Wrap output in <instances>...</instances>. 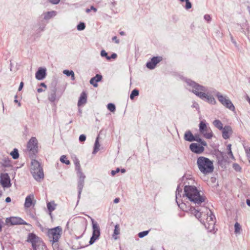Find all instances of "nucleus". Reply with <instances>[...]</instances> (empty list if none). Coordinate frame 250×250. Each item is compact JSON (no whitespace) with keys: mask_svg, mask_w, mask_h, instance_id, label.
Returning <instances> with one entry per match:
<instances>
[{"mask_svg":"<svg viewBox=\"0 0 250 250\" xmlns=\"http://www.w3.org/2000/svg\"><path fill=\"white\" fill-rule=\"evenodd\" d=\"M197 208L190 207L189 210L191 213L194 214L209 231L212 232L214 229L216 223L215 215L207 208L201 207L199 208L197 206Z\"/></svg>","mask_w":250,"mask_h":250,"instance_id":"nucleus-1","label":"nucleus"},{"mask_svg":"<svg viewBox=\"0 0 250 250\" xmlns=\"http://www.w3.org/2000/svg\"><path fill=\"white\" fill-rule=\"evenodd\" d=\"M187 83L192 88L190 90L202 100H205L211 104H216V101L214 97L209 95L208 92L206 93L207 92V88L206 87L190 80L187 81Z\"/></svg>","mask_w":250,"mask_h":250,"instance_id":"nucleus-2","label":"nucleus"},{"mask_svg":"<svg viewBox=\"0 0 250 250\" xmlns=\"http://www.w3.org/2000/svg\"><path fill=\"white\" fill-rule=\"evenodd\" d=\"M184 195L196 206L200 205L202 203L205 201V197L201 195L200 193V191L194 186H185L184 188Z\"/></svg>","mask_w":250,"mask_h":250,"instance_id":"nucleus-3","label":"nucleus"},{"mask_svg":"<svg viewBox=\"0 0 250 250\" xmlns=\"http://www.w3.org/2000/svg\"><path fill=\"white\" fill-rule=\"evenodd\" d=\"M197 164L199 170L204 174L210 173L214 170L212 162L208 158L199 157L197 159Z\"/></svg>","mask_w":250,"mask_h":250,"instance_id":"nucleus-4","label":"nucleus"},{"mask_svg":"<svg viewBox=\"0 0 250 250\" xmlns=\"http://www.w3.org/2000/svg\"><path fill=\"white\" fill-rule=\"evenodd\" d=\"M30 170L32 176L36 181H40L43 178V169L38 161L32 160Z\"/></svg>","mask_w":250,"mask_h":250,"instance_id":"nucleus-5","label":"nucleus"},{"mask_svg":"<svg viewBox=\"0 0 250 250\" xmlns=\"http://www.w3.org/2000/svg\"><path fill=\"white\" fill-rule=\"evenodd\" d=\"M62 232V228L60 227H57L53 229H48L47 230V236L51 242H52V245L57 244L61 237Z\"/></svg>","mask_w":250,"mask_h":250,"instance_id":"nucleus-6","label":"nucleus"},{"mask_svg":"<svg viewBox=\"0 0 250 250\" xmlns=\"http://www.w3.org/2000/svg\"><path fill=\"white\" fill-rule=\"evenodd\" d=\"M215 93L216 96L217 97L218 101L226 108L229 109L231 111L235 110V107L231 101L226 96H223L220 92L213 90L212 91Z\"/></svg>","mask_w":250,"mask_h":250,"instance_id":"nucleus-7","label":"nucleus"},{"mask_svg":"<svg viewBox=\"0 0 250 250\" xmlns=\"http://www.w3.org/2000/svg\"><path fill=\"white\" fill-rule=\"evenodd\" d=\"M199 131L204 137L207 139H210L213 136L211 130L207 126L204 121L200 122L199 124Z\"/></svg>","mask_w":250,"mask_h":250,"instance_id":"nucleus-8","label":"nucleus"},{"mask_svg":"<svg viewBox=\"0 0 250 250\" xmlns=\"http://www.w3.org/2000/svg\"><path fill=\"white\" fill-rule=\"evenodd\" d=\"M92 222L93 231L92 236L89 242L90 245L93 244L99 238L100 235V229L98 224L97 222H94L93 219H92Z\"/></svg>","mask_w":250,"mask_h":250,"instance_id":"nucleus-9","label":"nucleus"},{"mask_svg":"<svg viewBox=\"0 0 250 250\" xmlns=\"http://www.w3.org/2000/svg\"><path fill=\"white\" fill-rule=\"evenodd\" d=\"M38 141L35 137H32L27 144V149L32 153L35 154L37 152Z\"/></svg>","mask_w":250,"mask_h":250,"instance_id":"nucleus-10","label":"nucleus"},{"mask_svg":"<svg viewBox=\"0 0 250 250\" xmlns=\"http://www.w3.org/2000/svg\"><path fill=\"white\" fill-rule=\"evenodd\" d=\"M79 177V180L78 182V199L81 198V195L82 192L83 187L84 186L85 175L83 173L78 174Z\"/></svg>","mask_w":250,"mask_h":250,"instance_id":"nucleus-11","label":"nucleus"},{"mask_svg":"<svg viewBox=\"0 0 250 250\" xmlns=\"http://www.w3.org/2000/svg\"><path fill=\"white\" fill-rule=\"evenodd\" d=\"M163 58L162 57H153L150 62H147L146 64V67L150 69H153L156 64L160 62L162 60Z\"/></svg>","mask_w":250,"mask_h":250,"instance_id":"nucleus-12","label":"nucleus"},{"mask_svg":"<svg viewBox=\"0 0 250 250\" xmlns=\"http://www.w3.org/2000/svg\"><path fill=\"white\" fill-rule=\"evenodd\" d=\"M6 222L7 223H10L12 225L26 224L21 218L18 217H11L7 218Z\"/></svg>","mask_w":250,"mask_h":250,"instance_id":"nucleus-13","label":"nucleus"},{"mask_svg":"<svg viewBox=\"0 0 250 250\" xmlns=\"http://www.w3.org/2000/svg\"><path fill=\"white\" fill-rule=\"evenodd\" d=\"M28 241L31 243L33 250H36L37 243L40 241V238L34 233H30L28 235Z\"/></svg>","mask_w":250,"mask_h":250,"instance_id":"nucleus-14","label":"nucleus"},{"mask_svg":"<svg viewBox=\"0 0 250 250\" xmlns=\"http://www.w3.org/2000/svg\"><path fill=\"white\" fill-rule=\"evenodd\" d=\"M191 151L196 154H201L204 151L203 146L197 143H192L189 146Z\"/></svg>","mask_w":250,"mask_h":250,"instance_id":"nucleus-15","label":"nucleus"},{"mask_svg":"<svg viewBox=\"0 0 250 250\" xmlns=\"http://www.w3.org/2000/svg\"><path fill=\"white\" fill-rule=\"evenodd\" d=\"M0 183L4 188H8L10 186V178L7 173H1L0 175Z\"/></svg>","mask_w":250,"mask_h":250,"instance_id":"nucleus-16","label":"nucleus"},{"mask_svg":"<svg viewBox=\"0 0 250 250\" xmlns=\"http://www.w3.org/2000/svg\"><path fill=\"white\" fill-rule=\"evenodd\" d=\"M222 130V137L224 139H228L232 134V129L230 126L225 125Z\"/></svg>","mask_w":250,"mask_h":250,"instance_id":"nucleus-17","label":"nucleus"},{"mask_svg":"<svg viewBox=\"0 0 250 250\" xmlns=\"http://www.w3.org/2000/svg\"><path fill=\"white\" fill-rule=\"evenodd\" d=\"M46 76V69L40 68L36 73V78L38 80H43Z\"/></svg>","mask_w":250,"mask_h":250,"instance_id":"nucleus-18","label":"nucleus"},{"mask_svg":"<svg viewBox=\"0 0 250 250\" xmlns=\"http://www.w3.org/2000/svg\"><path fill=\"white\" fill-rule=\"evenodd\" d=\"M102 79V76L100 74H96V75L92 78L90 80V83L95 87L98 86L97 83L101 81Z\"/></svg>","mask_w":250,"mask_h":250,"instance_id":"nucleus-19","label":"nucleus"},{"mask_svg":"<svg viewBox=\"0 0 250 250\" xmlns=\"http://www.w3.org/2000/svg\"><path fill=\"white\" fill-rule=\"evenodd\" d=\"M57 12L55 11H48L47 12L43 13L42 14L43 18L45 20H49L51 18L54 17L57 15Z\"/></svg>","mask_w":250,"mask_h":250,"instance_id":"nucleus-20","label":"nucleus"},{"mask_svg":"<svg viewBox=\"0 0 250 250\" xmlns=\"http://www.w3.org/2000/svg\"><path fill=\"white\" fill-rule=\"evenodd\" d=\"M33 199H34L33 195L30 194V195L27 196L25 198L24 207L26 208H30L33 204Z\"/></svg>","mask_w":250,"mask_h":250,"instance_id":"nucleus-21","label":"nucleus"},{"mask_svg":"<svg viewBox=\"0 0 250 250\" xmlns=\"http://www.w3.org/2000/svg\"><path fill=\"white\" fill-rule=\"evenodd\" d=\"M184 139L188 142L194 141L195 136L192 134L191 132L189 130L187 131L184 135Z\"/></svg>","mask_w":250,"mask_h":250,"instance_id":"nucleus-22","label":"nucleus"},{"mask_svg":"<svg viewBox=\"0 0 250 250\" xmlns=\"http://www.w3.org/2000/svg\"><path fill=\"white\" fill-rule=\"evenodd\" d=\"M56 88H54L51 91V93L49 94L48 99L51 102H54L56 99Z\"/></svg>","mask_w":250,"mask_h":250,"instance_id":"nucleus-23","label":"nucleus"},{"mask_svg":"<svg viewBox=\"0 0 250 250\" xmlns=\"http://www.w3.org/2000/svg\"><path fill=\"white\" fill-rule=\"evenodd\" d=\"M213 125L219 130H222L224 128L223 125L219 120H215L213 122Z\"/></svg>","mask_w":250,"mask_h":250,"instance_id":"nucleus-24","label":"nucleus"},{"mask_svg":"<svg viewBox=\"0 0 250 250\" xmlns=\"http://www.w3.org/2000/svg\"><path fill=\"white\" fill-rule=\"evenodd\" d=\"M2 166L4 167H9L11 165L10 160L8 158H4L0 162Z\"/></svg>","mask_w":250,"mask_h":250,"instance_id":"nucleus-25","label":"nucleus"},{"mask_svg":"<svg viewBox=\"0 0 250 250\" xmlns=\"http://www.w3.org/2000/svg\"><path fill=\"white\" fill-rule=\"evenodd\" d=\"M100 145L99 143V137H97L94 144V150L93 151V154H96L99 150Z\"/></svg>","mask_w":250,"mask_h":250,"instance_id":"nucleus-26","label":"nucleus"},{"mask_svg":"<svg viewBox=\"0 0 250 250\" xmlns=\"http://www.w3.org/2000/svg\"><path fill=\"white\" fill-rule=\"evenodd\" d=\"M56 205L54 202H48L47 204V207L48 210L51 212L56 208Z\"/></svg>","mask_w":250,"mask_h":250,"instance_id":"nucleus-27","label":"nucleus"},{"mask_svg":"<svg viewBox=\"0 0 250 250\" xmlns=\"http://www.w3.org/2000/svg\"><path fill=\"white\" fill-rule=\"evenodd\" d=\"M120 229L119 225L118 224L116 225L115 226V229L114 230V232H113V237L115 239H117V237H115V236L120 234Z\"/></svg>","mask_w":250,"mask_h":250,"instance_id":"nucleus-28","label":"nucleus"},{"mask_svg":"<svg viewBox=\"0 0 250 250\" xmlns=\"http://www.w3.org/2000/svg\"><path fill=\"white\" fill-rule=\"evenodd\" d=\"M194 141H196V142L200 143V144L203 146H207V143L204 140H203L202 139H201L199 137V135H195Z\"/></svg>","mask_w":250,"mask_h":250,"instance_id":"nucleus-29","label":"nucleus"},{"mask_svg":"<svg viewBox=\"0 0 250 250\" xmlns=\"http://www.w3.org/2000/svg\"><path fill=\"white\" fill-rule=\"evenodd\" d=\"M75 165L76 167V170H77V174L82 173V171L81 169V166L79 162V161L78 159H76L75 161Z\"/></svg>","mask_w":250,"mask_h":250,"instance_id":"nucleus-30","label":"nucleus"},{"mask_svg":"<svg viewBox=\"0 0 250 250\" xmlns=\"http://www.w3.org/2000/svg\"><path fill=\"white\" fill-rule=\"evenodd\" d=\"M10 155L12 156L14 159H18L19 157V154L18 149L14 148V150L10 153Z\"/></svg>","mask_w":250,"mask_h":250,"instance_id":"nucleus-31","label":"nucleus"},{"mask_svg":"<svg viewBox=\"0 0 250 250\" xmlns=\"http://www.w3.org/2000/svg\"><path fill=\"white\" fill-rule=\"evenodd\" d=\"M182 188H180V185H179L177 188V189H176V200L178 198V196L181 197L180 193L182 192ZM176 202H177V204L178 205V206H180V205L178 204V202L177 200H176Z\"/></svg>","mask_w":250,"mask_h":250,"instance_id":"nucleus-32","label":"nucleus"},{"mask_svg":"<svg viewBox=\"0 0 250 250\" xmlns=\"http://www.w3.org/2000/svg\"><path fill=\"white\" fill-rule=\"evenodd\" d=\"M86 102V97L84 95H81L80 99L78 101V104L79 106L81 105L82 104L85 103Z\"/></svg>","mask_w":250,"mask_h":250,"instance_id":"nucleus-33","label":"nucleus"},{"mask_svg":"<svg viewBox=\"0 0 250 250\" xmlns=\"http://www.w3.org/2000/svg\"><path fill=\"white\" fill-rule=\"evenodd\" d=\"M60 161L63 164H65L66 165H69L70 164V162L66 160V157L65 155H62L60 158Z\"/></svg>","mask_w":250,"mask_h":250,"instance_id":"nucleus-34","label":"nucleus"},{"mask_svg":"<svg viewBox=\"0 0 250 250\" xmlns=\"http://www.w3.org/2000/svg\"><path fill=\"white\" fill-rule=\"evenodd\" d=\"M138 95H139V90L136 89H134V90H133L132 91V92L130 94V98L131 100H133L135 96H137Z\"/></svg>","mask_w":250,"mask_h":250,"instance_id":"nucleus-35","label":"nucleus"},{"mask_svg":"<svg viewBox=\"0 0 250 250\" xmlns=\"http://www.w3.org/2000/svg\"><path fill=\"white\" fill-rule=\"evenodd\" d=\"M85 25L84 22H80L77 26V30L82 31L85 29Z\"/></svg>","mask_w":250,"mask_h":250,"instance_id":"nucleus-36","label":"nucleus"},{"mask_svg":"<svg viewBox=\"0 0 250 250\" xmlns=\"http://www.w3.org/2000/svg\"><path fill=\"white\" fill-rule=\"evenodd\" d=\"M107 109L111 112H114L116 109L115 105L113 104L109 103L107 104Z\"/></svg>","mask_w":250,"mask_h":250,"instance_id":"nucleus-37","label":"nucleus"},{"mask_svg":"<svg viewBox=\"0 0 250 250\" xmlns=\"http://www.w3.org/2000/svg\"><path fill=\"white\" fill-rule=\"evenodd\" d=\"M235 232L236 233H239L241 229V226L240 224L236 222L234 225Z\"/></svg>","mask_w":250,"mask_h":250,"instance_id":"nucleus-38","label":"nucleus"},{"mask_svg":"<svg viewBox=\"0 0 250 250\" xmlns=\"http://www.w3.org/2000/svg\"><path fill=\"white\" fill-rule=\"evenodd\" d=\"M244 149L247 154V156L250 162V147L248 146H244Z\"/></svg>","mask_w":250,"mask_h":250,"instance_id":"nucleus-39","label":"nucleus"},{"mask_svg":"<svg viewBox=\"0 0 250 250\" xmlns=\"http://www.w3.org/2000/svg\"><path fill=\"white\" fill-rule=\"evenodd\" d=\"M149 232V230H146L140 232L138 233V235L140 238H143L147 235Z\"/></svg>","mask_w":250,"mask_h":250,"instance_id":"nucleus-40","label":"nucleus"},{"mask_svg":"<svg viewBox=\"0 0 250 250\" xmlns=\"http://www.w3.org/2000/svg\"><path fill=\"white\" fill-rule=\"evenodd\" d=\"M63 73L67 76H71V75L74 73V72L72 70H68L66 69L63 70Z\"/></svg>","mask_w":250,"mask_h":250,"instance_id":"nucleus-41","label":"nucleus"},{"mask_svg":"<svg viewBox=\"0 0 250 250\" xmlns=\"http://www.w3.org/2000/svg\"><path fill=\"white\" fill-rule=\"evenodd\" d=\"M185 1H186V6H185L186 9H189L191 8L192 7V4H191V2L189 1V0H185Z\"/></svg>","mask_w":250,"mask_h":250,"instance_id":"nucleus-42","label":"nucleus"},{"mask_svg":"<svg viewBox=\"0 0 250 250\" xmlns=\"http://www.w3.org/2000/svg\"><path fill=\"white\" fill-rule=\"evenodd\" d=\"M233 168L236 171H240L241 170V167H240V166L235 163L233 165Z\"/></svg>","mask_w":250,"mask_h":250,"instance_id":"nucleus-43","label":"nucleus"},{"mask_svg":"<svg viewBox=\"0 0 250 250\" xmlns=\"http://www.w3.org/2000/svg\"><path fill=\"white\" fill-rule=\"evenodd\" d=\"M91 10H93V11H94V12H96L97 11V9L95 7H94L93 6H91L90 7V9H89V8L86 9L85 12L86 13H89Z\"/></svg>","mask_w":250,"mask_h":250,"instance_id":"nucleus-44","label":"nucleus"},{"mask_svg":"<svg viewBox=\"0 0 250 250\" xmlns=\"http://www.w3.org/2000/svg\"><path fill=\"white\" fill-rule=\"evenodd\" d=\"M86 140V136L84 134H82L79 137V141L80 142H84Z\"/></svg>","mask_w":250,"mask_h":250,"instance_id":"nucleus-45","label":"nucleus"},{"mask_svg":"<svg viewBox=\"0 0 250 250\" xmlns=\"http://www.w3.org/2000/svg\"><path fill=\"white\" fill-rule=\"evenodd\" d=\"M101 55L102 57H106V59H107V57H109L107 55V53L104 50H103L101 51Z\"/></svg>","mask_w":250,"mask_h":250,"instance_id":"nucleus-46","label":"nucleus"},{"mask_svg":"<svg viewBox=\"0 0 250 250\" xmlns=\"http://www.w3.org/2000/svg\"><path fill=\"white\" fill-rule=\"evenodd\" d=\"M117 55L116 53H113L110 57H107V60H109L111 59H115L117 58Z\"/></svg>","mask_w":250,"mask_h":250,"instance_id":"nucleus-47","label":"nucleus"},{"mask_svg":"<svg viewBox=\"0 0 250 250\" xmlns=\"http://www.w3.org/2000/svg\"><path fill=\"white\" fill-rule=\"evenodd\" d=\"M204 19L209 22L211 21V17L209 15L206 14L204 16Z\"/></svg>","mask_w":250,"mask_h":250,"instance_id":"nucleus-48","label":"nucleus"},{"mask_svg":"<svg viewBox=\"0 0 250 250\" xmlns=\"http://www.w3.org/2000/svg\"><path fill=\"white\" fill-rule=\"evenodd\" d=\"M54 250H62L59 248L58 244H54L52 245Z\"/></svg>","mask_w":250,"mask_h":250,"instance_id":"nucleus-49","label":"nucleus"},{"mask_svg":"<svg viewBox=\"0 0 250 250\" xmlns=\"http://www.w3.org/2000/svg\"><path fill=\"white\" fill-rule=\"evenodd\" d=\"M49 1L53 4H57L60 2V0H49Z\"/></svg>","mask_w":250,"mask_h":250,"instance_id":"nucleus-50","label":"nucleus"},{"mask_svg":"<svg viewBox=\"0 0 250 250\" xmlns=\"http://www.w3.org/2000/svg\"><path fill=\"white\" fill-rule=\"evenodd\" d=\"M120 169L119 168H117L116 170H112L111 171V174L112 175L114 176L117 173L119 172L120 171Z\"/></svg>","mask_w":250,"mask_h":250,"instance_id":"nucleus-51","label":"nucleus"},{"mask_svg":"<svg viewBox=\"0 0 250 250\" xmlns=\"http://www.w3.org/2000/svg\"><path fill=\"white\" fill-rule=\"evenodd\" d=\"M112 40L113 42H115L116 43H119V40L117 39V37L116 36L113 37L112 38Z\"/></svg>","mask_w":250,"mask_h":250,"instance_id":"nucleus-52","label":"nucleus"},{"mask_svg":"<svg viewBox=\"0 0 250 250\" xmlns=\"http://www.w3.org/2000/svg\"><path fill=\"white\" fill-rule=\"evenodd\" d=\"M228 155L232 159H234V157L233 156V155L232 154L231 150H230L229 151H228Z\"/></svg>","mask_w":250,"mask_h":250,"instance_id":"nucleus-53","label":"nucleus"},{"mask_svg":"<svg viewBox=\"0 0 250 250\" xmlns=\"http://www.w3.org/2000/svg\"><path fill=\"white\" fill-rule=\"evenodd\" d=\"M192 107L193 108H196V109L199 108V104L196 103H194Z\"/></svg>","mask_w":250,"mask_h":250,"instance_id":"nucleus-54","label":"nucleus"},{"mask_svg":"<svg viewBox=\"0 0 250 250\" xmlns=\"http://www.w3.org/2000/svg\"><path fill=\"white\" fill-rule=\"evenodd\" d=\"M23 86V83L21 82L20 83V86L19 87V91H21L22 89Z\"/></svg>","mask_w":250,"mask_h":250,"instance_id":"nucleus-55","label":"nucleus"},{"mask_svg":"<svg viewBox=\"0 0 250 250\" xmlns=\"http://www.w3.org/2000/svg\"><path fill=\"white\" fill-rule=\"evenodd\" d=\"M120 202V199L119 198H116L114 200V203L115 204L118 203Z\"/></svg>","mask_w":250,"mask_h":250,"instance_id":"nucleus-56","label":"nucleus"},{"mask_svg":"<svg viewBox=\"0 0 250 250\" xmlns=\"http://www.w3.org/2000/svg\"><path fill=\"white\" fill-rule=\"evenodd\" d=\"M11 201V198L9 197H8L5 199V202L7 203L10 202Z\"/></svg>","mask_w":250,"mask_h":250,"instance_id":"nucleus-57","label":"nucleus"},{"mask_svg":"<svg viewBox=\"0 0 250 250\" xmlns=\"http://www.w3.org/2000/svg\"><path fill=\"white\" fill-rule=\"evenodd\" d=\"M231 144H229V145L227 146V149H228V151H230V150H231Z\"/></svg>","mask_w":250,"mask_h":250,"instance_id":"nucleus-58","label":"nucleus"},{"mask_svg":"<svg viewBox=\"0 0 250 250\" xmlns=\"http://www.w3.org/2000/svg\"><path fill=\"white\" fill-rule=\"evenodd\" d=\"M71 80H75V74H74V72L71 75Z\"/></svg>","mask_w":250,"mask_h":250,"instance_id":"nucleus-59","label":"nucleus"},{"mask_svg":"<svg viewBox=\"0 0 250 250\" xmlns=\"http://www.w3.org/2000/svg\"><path fill=\"white\" fill-rule=\"evenodd\" d=\"M246 203H247V204L248 205V206L250 207V200L247 199L246 200Z\"/></svg>","mask_w":250,"mask_h":250,"instance_id":"nucleus-60","label":"nucleus"},{"mask_svg":"<svg viewBox=\"0 0 250 250\" xmlns=\"http://www.w3.org/2000/svg\"><path fill=\"white\" fill-rule=\"evenodd\" d=\"M42 91H43V90H42V88H38V89H37V91H38V92H39V93H41V92H42Z\"/></svg>","mask_w":250,"mask_h":250,"instance_id":"nucleus-61","label":"nucleus"},{"mask_svg":"<svg viewBox=\"0 0 250 250\" xmlns=\"http://www.w3.org/2000/svg\"><path fill=\"white\" fill-rule=\"evenodd\" d=\"M41 86L44 87L45 88H46V85L44 83H41Z\"/></svg>","mask_w":250,"mask_h":250,"instance_id":"nucleus-62","label":"nucleus"},{"mask_svg":"<svg viewBox=\"0 0 250 250\" xmlns=\"http://www.w3.org/2000/svg\"><path fill=\"white\" fill-rule=\"evenodd\" d=\"M120 34L122 36H124L125 35V33L124 31H121Z\"/></svg>","mask_w":250,"mask_h":250,"instance_id":"nucleus-63","label":"nucleus"},{"mask_svg":"<svg viewBox=\"0 0 250 250\" xmlns=\"http://www.w3.org/2000/svg\"><path fill=\"white\" fill-rule=\"evenodd\" d=\"M121 171L122 173H125V169L124 168L121 169Z\"/></svg>","mask_w":250,"mask_h":250,"instance_id":"nucleus-64","label":"nucleus"}]
</instances>
